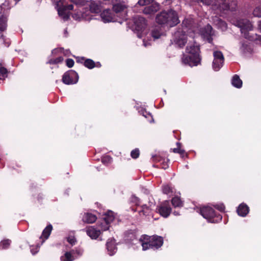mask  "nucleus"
Segmentation results:
<instances>
[{"label":"nucleus","mask_w":261,"mask_h":261,"mask_svg":"<svg viewBox=\"0 0 261 261\" xmlns=\"http://www.w3.org/2000/svg\"><path fill=\"white\" fill-rule=\"evenodd\" d=\"M76 5H80V12L73 14V18L77 20L85 19L90 20L92 19L91 13H99L101 9L100 4L96 3L94 0H70Z\"/></svg>","instance_id":"obj_1"},{"label":"nucleus","mask_w":261,"mask_h":261,"mask_svg":"<svg viewBox=\"0 0 261 261\" xmlns=\"http://www.w3.org/2000/svg\"><path fill=\"white\" fill-rule=\"evenodd\" d=\"M191 20L185 19L182 22V28L178 29L173 34L171 42L175 46L183 47L188 40V27L191 24Z\"/></svg>","instance_id":"obj_2"},{"label":"nucleus","mask_w":261,"mask_h":261,"mask_svg":"<svg viewBox=\"0 0 261 261\" xmlns=\"http://www.w3.org/2000/svg\"><path fill=\"white\" fill-rule=\"evenodd\" d=\"M199 48L195 44H189L186 48V55L182 58L185 64L190 66H197L200 62Z\"/></svg>","instance_id":"obj_3"},{"label":"nucleus","mask_w":261,"mask_h":261,"mask_svg":"<svg viewBox=\"0 0 261 261\" xmlns=\"http://www.w3.org/2000/svg\"><path fill=\"white\" fill-rule=\"evenodd\" d=\"M138 241L142 246L144 251L149 248L158 249L161 247L163 244V239L158 236L150 237L147 235H143Z\"/></svg>","instance_id":"obj_4"},{"label":"nucleus","mask_w":261,"mask_h":261,"mask_svg":"<svg viewBox=\"0 0 261 261\" xmlns=\"http://www.w3.org/2000/svg\"><path fill=\"white\" fill-rule=\"evenodd\" d=\"M158 23L167 24L170 27H173L179 23L178 18L175 11L172 10L168 12H162L156 17Z\"/></svg>","instance_id":"obj_5"},{"label":"nucleus","mask_w":261,"mask_h":261,"mask_svg":"<svg viewBox=\"0 0 261 261\" xmlns=\"http://www.w3.org/2000/svg\"><path fill=\"white\" fill-rule=\"evenodd\" d=\"M236 25L240 28L241 33L245 38L251 41L255 40L257 39V35L256 34H255V35H250V34L248 33L249 31L252 29V25L248 20L245 19H239L236 22Z\"/></svg>","instance_id":"obj_6"},{"label":"nucleus","mask_w":261,"mask_h":261,"mask_svg":"<svg viewBox=\"0 0 261 261\" xmlns=\"http://www.w3.org/2000/svg\"><path fill=\"white\" fill-rule=\"evenodd\" d=\"M146 23L145 19L140 16L134 18V29L139 38H143L147 35L146 30Z\"/></svg>","instance_id":"obj_7"},{"label":"nucleus","mask_w":261,"mask_h":261,"mask_svg":"<svg viewBox=\"0 0 261 261\" xmlns=\"http://www.w3.org/2000/svg\"><path fill=\"white\" fill-rule=\"evenodd\" d=\"M200 214L209 222L216 223L222 219V217L217 215L215 211L210 206L203 207L200 210Z\"/></svg>","instance_id":"obj_8"},{"label":"nucleus","mask_w":261,"mask_h":261,"mask_svg":"<svg viewBox=\"0 0 261 261\" xmlns=\"http://www.w3.org/2000/svg\"><path fill=\"white\" fill-rule=\"evenodd\" d=\"M60 1V2L57 4L58 14L64 20H67L70 15L69 11L73 9V6L72 5H64L63 3L64 0Z\"/></svg>","instance_id":"obj_9"},{"label":"nucleus","mask_w":261,"mask_h":261,"mask_svg":"<svg viewBox=\"0 0 261 261\" xmlns=\"http://www.w3.org/2000/svg\"><path fill=\"white\" fill-rule=\"evenodd\" d=\"M79 80L77 73L72 70L65 72L62 77V82L66 85L76 84Z\"/></svg>","instance_id":"obj_10"},{"label":"nucleus","mask_w":261,"mask_h":261,"mask_svg":"<svg viewBox=\"0 0 261 261\" xmlns=\"http://www.w3.org/2000/svg\"><path fill=\"white\" fill-rule=\"evenodd\" d=\"M118 2V3L113 5V10L116 14L121 13L122 18L123 19H126L127 6L125 4L124 0H112Z\"/></svg>","instance_id":"obj_11"},{"label":"nucleus","mask_w":261,"mask_h":261,"mask_svg":"<svg viewBox=\"0 0 261 261\" xmlns=\"http://www.w3.org/2000/svg\"><path fill=\"white\" fill-rule=\"evenodd\" d=\"M214 61L213 68L214 70L218 71L222 67L224 63V57L222 53L219 51H215L213 53Z\"/></svg>","instance_id":"obj_12"},{"label":"nucleus","mask_w":261,"mask_h":261,"mask_svg":"<svg viewBox=\"0 0 261 261\" xmlns=\"http://www.w3.org/2000/svg\"><path fill=\"white\" fill-rule=\"evenodd\" d=\"M115 219L114 213L112 211L108 212L105 215L103 219L101 221V225L105 224L104 228H102V230H107L109 229L110 224Z\"/></svg>","instance_id":"obj_13"},{"label":"nucleus","mask_w":261,"mask_h":261,"mask_svg":"<svg viewBox=\"0 0 261 261\" xmlns=\"http://www.w3.org/2000/svg\"><path fill=\"white\" fill-rule=\"evenodd\" d=\"M158 211L161 216L165 218L168 217L171 213V208L169 202L165 201L159 207Z\"/></svg>","instance_id":"obj_14"},{"label":"nucleus","mask_w":261,"mask_h":261,"mask_svg":"<svg viewBox=\"0 0 261 261\" xmlns=\"http://www.w3.org/2000/svg\"><path fill=\"white\" fill-rule=\"evenodd\" d=\"M201 36L206 39L209 43L212 41V36L213 35L212 28L210 25H207L203 28L201 31Z\"/></svg>","instance_id":"obj_15"},{"label":"nucleus","mask_w":261,"mask_h":261,"mask_svg":"<svg viewBox=\"0 0 261 261\" xmlns=\"http://www.w3.org/2000/svg\"><path fill=\"white\" fill-rule=\"evenodd\" d=\"M100 16L102 20L105 23L117 21L115 15H113L108 9L104 10L101 14Z\"/></svg>","instance_id":"obj_16"},{"label":"nucleus","mask_w":261,"mask_h":261,"mask_svg":"<svg viewBox=\"0 0 261 261\" xmlns=\"http://www.w3.org/2000/svg\"><path fill=\"white\" fill-rule=\"evenodd\" d=\"M106 246L110 255H113L116 252L117 249L114 239L109 240L107 242Z\"/></svg>","instance_id":"obj_17"},{"label":"nucleus","mask_w":261,"mask_h":261,"mask_svg":"<svg viewBox=\"0 0 261 261\" xmlns=\"http://www.w3.org/2000/svg\"><path fill=\"white\" fill-rule=\"evenodd\" d=\"M159 9V4L154 3L151 5L145 7L143 10V12L145 14H152L157 12Z\"/></svg>","instance_id":"obj_18"},{"label":"nucleus","mask_w":261,"mask_h":261,"mask_svg":"<svg viewBox=\"0 0 261 261\" xmlns=\"http://www.w3.org/2000/svg\"><path fill=\"white\" fill-rule=\"evenodd\" d=\"M87 234L92 239H96L101 234L100 229L97 230L94 227H89L86 230Z\"/></svg>","instance_id":"obj_19"},{"label":"nucleus","mask_w":261,"mask_h":261,"mask_svg":"<svg viewBox=\"0 0 261 261\" xmlns=\"http://www.w3.org/2000/svg\"><path fill=\"white\" fill-rule=\"evenodd\" d=\"M96 217L95 215L89 213H85L83 216V222L87 223H92L96 221Z\"/></svg>","instance_id":"obj_20"},{"label":"nucleus","mask_w":261,"mask_h":261,"mask_svg":"<svg viewBox=\"0 0 261 261\" xmlns=\"http://www.w3.org/2000/svg\"><path fill=\"white\" fill-rule=\"evenodd\" d=\"M237 212L239 216L245 217L249 212V207L245 204H241L237 209Z\"/></svg>","instance_id":"obj_21"},{"label":"nucleus","mask_w":261,"mask_h":261,"mask_svg":"<svg viewBox=\"0 0 261 261\" xmlns=\"http://www.w3.org/2000/svg\"><path fill=\"white\" fill-rule=\"evenodd\" d=\"M151 36L154 39H157L164 35V33L162 31L160 27L154 28L151 32Z\"/></svg>","instance_id":"obj_22"},{"label":"nucleus","mask_w":261,"mask_h":261,"mask_svg":"<svg viewBox=\"0 0 261 261\" xmlns=\"http://www.w3.org/2000/svg\"><path fill=\"white\" fill-rule=\"evenodd\" d=\"M231 84L234 87L240 88L242 86V81L238 75H234L232 78Z\"/></svg>","instance_id":"obj_23"},{"label":"nucleus","mask_w":261,"mask_h":261,"mask_svg":"<svg viewBox=\"0 0 261 261\" xmlns=\"http://www.w3.org/2000/svg\"><path fill=\"white\" fill-rule=\"evenodd\" d=\"M74 259L71 251L65 252L64 255L61 257V261H73Z\"/></svg>","instance_id":"obj_24"},{"label":"nucleus","mask_w":261,"mask_h":261,"mask_svg":"<svg viewBox=\"0 0 261 261\" xmlns=\"http://www.w3.org/2000/svg\"><path fill=\"white\" fill-rule=\"evenodd\" d=\"M216 25L222 31H225L227 28V24L222 19L217 18L214 20Z\"/></svg>","instance_id":"obj_25"},{"label":"nucleus","mask_w":261,"mask_h":261,"mask_svg":"<svg viewBox=\"0 0 261 261\" xmlns=\"http://www.w3.org/2000/svg\"><path fill=\"white\" fill-rule=\"evenodd\" d=\"M52 229L53 227L50 224L47 226L46 228L43 230L40 238H44L45 240L47 239L49 236Z\"/></svg>","instance_id":"obj_26"},{"label":"nucleus","mask_w":261,"mask_h":261,"mask_svg":"<svg viewBox=\"0 0 261 261\" xmlns=\"http://www.w3.org/2000/svg\"><path fill=\"white\" fill-rule=\"evenodd\" d=\"M7 18L6 17L2 16L0 17V32L4 31L6 30L7 24Z\"/></svg>","instance_id":"obj_27"},{"label":"nucleus","mask_w":261,"mask_h":261,"mask_svg":"<svg viewBox=\"0 0 261 261\" xmlns=\"http://www.w3.org/2000/svg\"><path fill=\"white\" fill-rule=\"evenodd\" d=\"M11 241L9 239H5L0 242V249H6L10 245Z\"/></svg>","instance_id":"obj_28"},{"label":"nucleus","mask_w":261,"mask_h":261,"mask_svg":"<svg viewBox=\"0 0 261 261\" xmlns=\"http://www.w3.org/2000/svg\"><path fill=\"white\" fill-rule=\"evenodd\" d=\"M172 203L174 207H180L182 206V202L178 197H175L172 198Z\"/></svg>","instance_id":"obj_29"},{"label":"nucleus","mask_w":261,"mask_h":261,"mask_svg":"<svg viewBox=\"0 0 261 261\" xmlns=\"http://www.w3.org/2000/svg\"><path fill=\"white\" fill-rule=\"evenodd\" d=\"M84 65L88 68L92 69L95 67L94 62L91 59H87L84 63Z\"/></svg>","instance_id":"obj_30"},{"label":"nucleus","mask_w":261,"mask_h":261,"mask_svg":"<svg viewBox=\"0 0 261 261\" xmlns=\"http://www.w3.org/2000/svg\"><path fill=\"white\" fill-rule=\"evenodd\" d=\"M241 50L243 53L251 51V48L248 43H243L241 47Z\"/></svg>","instance_id":"obj_31"},{"label":"nucleus","mask_w":261,"mask_h":261,"mask_svg":"<svg viewBox=\"0 0 261 261\" xmlns=\"http://www.w3.org/2000/svg\"><path fill=\"white\" fill-rule=\"evenodd\" d=\"M71 251L75 258L81 256L83 252V250L80 248H77L75 250H71Z\"/></svg>","instance_id":"obj_32"},{"label":"nucleus","mask_w":261,"mask_h":261,"mask_svg":"<svg viewBox=\"0 0 261 261\" xmlns=\"http://www.w3.org/2000/svg\"><path fill=\"white\" fill-rule=\"evenodd\" d=\"M253 14L255 17H261V6L256 7L253 10Z\"/></svg>","instance_id":"obj_33"},{"label":"nucleus","mask_w":261,"mask_h":261,"mask_svg":"<svg viewBox=\"0 0 261 261\" xmlns=\"http://www.w3.org/2000/svg\"><path fill=\"white\" fill-rule=\"evenodd\" d=\"M63 61V58L61 57H58L56 59H50L48 63L50 64H56L61 63Z\"/></svg>","instance_id":"obj_34"},{"label":"nucleus","mask_w":261,"mask_h":261,"mask_svg":"<svg viewBox=\"0 0 261 261\" xmlns=\"http://www.w3.org/2000/svg\"><path fill=\"white\" fill-rule=\"evenodd\" d=\"M151 208L150 206H148L146 205H144L142 206V212L144 215H149L151 212Z\"/></svg>","instance_id":"obj_35"},{"label":"nucleus","mask_w":261,"mask_h":261,"mask_svg":"<svg viewBox=\"0 0 261 261\" xmlns=\"http://www.w3.org/2000/svg\"><path fill=\"white\" fill-rule=\"evenodd\" d=\"M178 147L176 148H174L173 149V151L175 153H179V154H183L185 152V151L181 149L180 148L179 146H180V143L177 142L176 143Z\"/></svg>","instance_id":"obj_36"},{"label":"nucleus","mask_w":261,"mask_h":261,"mask_svg":"<svg viewBox=\"0 0 261 261\" xmlns=\"http://www.w3.org/2000/svg\"><path fill=\"white\" fill-rule=\"evenodd\" d=\"M153 0H139L138 3L141 6L148 5L152 2Z\"/></svg>","instance_id":"obj_37"},{"label":"nucleus","mask_w":261,"mask_h":261,"mask_svg":"<svg viewBox=\"0 0 261 261\" xmlns=\"http://www.w3.org/2000/svg\"><path fill=\"white\" fill-rule=\"evenodd\" d=\"M139 155V150L137 149L133 150L131 152V156L133 158L136 159Z\"/></svg>","instance_id":"obj_38"},{"label":"nucleus","mask_w":261,"mask_h":261,"mask_svg":"<svg viewBox=\"0 0 261 261\" xmlns=\"http://www.w3.org/2000/svg\"><path fill=\"white\" fill-rule=\"evenodd\" d=\"M112 161V158L109 156H104L102 158V162L103 164H107L110 163Z\"/></svg>","instance_id":"obj_39"},{"label":"nucleus","mask_w":261,"mask_h":261,"mask_svg":"<svg viewBox=\"0 0 261 261\" xmlns=\"http://www.w3.org/2000/svg\"><path fill=\"white\" fill-rule=\"evenodd\" d=\"M163 191L165 194H168L171 192V189L168 185H165L163 187Z\"/></svg>","instance_id":"obj_40"},{"label":"nucleus","mask_w":261,"mask_h":261,"mask_svg":"<svg viewBox=\"0 0 261 261\" xmlns=\"http://www.w3.org/2000/svg\"><path fill=\"white\" fill-rule=\"evenodd\" d=\"M74 61L72 59H68L66 60V65L69 67H72L74 65Z\"/></svg>","instance_id":"obj_41"},{"label":"nucleus","mask_w":261,"mask_h":261,"mask_svg":"<svg viewBox=\"0 0 261 261\" xmlns=\"http://www.w3.org/2000/svg\"><path fill=\"white\" fill-rule=\"evenodd\" d=\"M67 241L72 245H73L75 244L76 240L74 237H70L67 238Z\"/></svg>","instance_id":"obj_42"},{"label":"nucleus","mask_w":261,"mask_h":261,"mask_svg":"<svg viewBox=\"0 0 261 261\" xmlns=\"http://www.w3.org/2000/svg\"><path fill=\"white\" fill-rule=\"evenodd\" d=\"M7 69L4 67H1L0 68V73L3 75L4 76L5 74H7Z\"/></svg>","instance_id":"obj_43"},{"label":"nucleus","mask_w":261,"mask_h":261,"mask_svg":"<svg viewBox=\"0 0 261 261\" xmlns=\"http://www.w3.org/2000/svg\"><path fill=\"white\" fill-rule=\"evenodd\" d=\"M148 40V37L147 36L146 38H143V45L145 47H147V46L150 44V43H146V41Z\"/></svg>","instance_id":"obj_44"},{"label":"nucleus","mask_w":261,"mask_h":261,"mask_svg":"<svg viewBox=\"0 0 261 261\" xmlns=\"http://www.w3.org/2000/svg\"><path fill=\"white\" fill-rule=\"evenodd\" d=\"M105 225V224H103L102 225H101V222H99V223H98V224H97V227H98V228H99V229H100V231H103V230H102V228H104Z\"/></svg>","instance_id":"obj_45"},{"label":"nucleus","mask_w":261,"mask_h":261,"mask_svg":"<svg viewBox=\"0 0 261 261\" xmlns=\"http://www.w3.org/2000/svg\"><path fill=\"white\" fill-rule=\"evenodd\" d=\"M39 251V249H38V246H36L35 247V251H33V248H31V251L32 252V253L33 254H35V253H36L38 251Z\"/></svg>","instance_id":"obj_46"},{"label":"nucleus","mask_w":261,"mask_h":261,"mask_svg":"<svg viewBox=\"0 0 261 261\" xmlns=\"http://www.w3.org/2000/svg\"><path fill=\"white\" fill-rule=\"evenodd\" d=\"M58 51H60L62 52V49H61V48L55 49H54V50H53L52 51V53L53 54H56Z\"/></svg>","instance_id":"obj_47"},{"label":"nucleus","mask_w":261,"mask_h":261,"mask_svg":"<svg viewBox=\"0 0 261 261\" xmlns=\"http://www.w3.org/2000/svg\"><path fill=\"white\" fill-rule=\"evenodd\" d=\"M220 211H223L224 210V206L223 205H221L220 207H217Z\"/></svg>","instance_id":"obj_48"},{"label":"nucleus","mask_w":261,"mask_h":261,"mask_svg":"<svg viewBox=\"0 0 261 261\" xmlns=\"http://www.w3.org/2000/svg\"><path fill=\"white\" fill-rule=\"evenodd\" d=\"M258 29H259V30H260V32H261V21H259L258 22Z\"/></svg>","instance_id":"obj_49"},{"label":"nucleus","mask_w":261,"mask_h":261,"mask_svg":"<svg viewBox=\"0 0 261 261\" xmlns=\"http://www.w3.org/2000/svg\"><path fill=\"white\" fill-rule=\"evenodd\" d=\"M147 115H148V116L151 117V120H150V122L153 121V119H152V116H151V115L149 114H148Z\"/></svg>","instance_id":"obj_50"},{"label":"nucleus","mask_w":261,"mask_h":261,"mask_svg":"<svg viewBox=\"0 0 261 261\" xmlns=\"http://www.w3.org/2000/svg\"><path fill=\"white\" fill-rule=\"evenodd\" d=\"M31 248H33L34 251L35 249V247L32 246Z\"/></svg>","instance_id":"obj_51"},{"label":"nucleus","mask_w":261,"mask_h":261,"mask_svg":"<svg viewBox=\"0 0 261 261\" xmlns=\"http://www.w3.org/2000/svg\"><path fill=\"white\" fill-rule=\"evenodd\" d=\"M174 214L175 215H178V214L177 213H175V212H174Z\"/></svg>","instance_id":"obj_52"},{"label":"nucleus","mask_w":261,"mask_h":261,"mask_svg":"<svg viewBox=\"0 0 261 261\" xmlns=\"http://www.w3.org/2000/svg\"><path fill=\"white\" fill-rule=\"evenodd\" d=\"M1 38L2 39H4V38H4L3 35H2V36H1Z\"/></svg>","instance_id":"obj_53"},{"label":"nucleus","mask_w":261,"mask_h":261,"mask_svg":"<svg viewBox=\"0 0 261 261\" xmlns=\"http://www.w3.org/2000/svg\"><path fill=\"white\" fill-rule=\"evenodd\" d=\"M9 44H10V43H9V42H7V46H8L9 45Z\"/></svg>","instance_id":"obj_54"},{"label":"nucleus","mask_w":261,"mask_h":261,"mask_svg":"<svg viewBox=\"0 0 261 261\" xmlns=\"http://www.w3.org/2000/svg\"><path fill=\"white\" fill-rule=\"evenodd\" d=\"M77 62H80V60H79V59H78V60H77Z\"/></svg>","instance_id":"obj_55"}]
</instances>
